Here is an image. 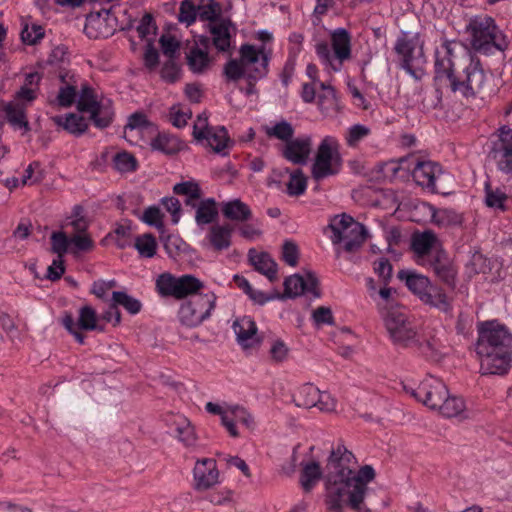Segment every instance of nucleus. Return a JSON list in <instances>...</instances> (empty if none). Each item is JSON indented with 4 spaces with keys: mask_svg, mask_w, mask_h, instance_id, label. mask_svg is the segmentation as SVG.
Returning <instances> with one entry per match:
<instances>
[{
    "mask_svg": "<svg viewBox=\"0 0 512 512\" xmlns=\"http://www.w3.org/2000/svg\"><path fill=\"white\" fill-rule=\"evenodd\" d=\"M354 465L355 456L351 450H331L326 483L329 509L338 510L347 502L355 512H371L363 502L369 491L368 484L375 479V470L364 465L355 473Z\"/></svg>",
    "mask_w": 512,
    "mask_h": 512,
    "instance_id": "f257e3e1",
    "label": "nucleus"
},
{
    "mask_svg": "<svg viewBox=\"0 0 512 512\" xmlns=\"http://www.w3.org/2000/svg\"><path fill=\"white\" fill-rule=\"evenodd\" d=\"M444 54L436 51L434 63V85L438 93L449 89L452 93H459L463 97H475L483 89L486 75L478 58L465 53L455 61L451 43L442 45Z\"/></svg>",
    "mask_w": 512,
    "mask_h": 512,
    "instance_id": "f03ea898",
    "label": "nucleus"
},
{
    "mask_svg": "<svg viewBox=\"0 0 512 512\" xmlns=\"http://www.w3.org/2000/svg\"><path fill=\"white\" fill-rule=\"evenodd\" d=\"M476 353L482 375L506 374L512 360V334L497 321L479 324Z\"/></svg>",
    "mask_w": 512,
    "mask_h": 512,
    "instance_id": "7ed1b4c3",
    "label": "nucleus"
},
{
    "mask_svg": "<svg viewBox=\"0 0 512 512\" xmlns=\"http://www.w3.org/2000/svg\"><path fill=\"white\" fill-rule=\"evenodd\" d=\"M382 316L393 343L402 348H418L427 357H435L436 350L429 340L420 341L417 326L400 308H384Z\"/></svg>",
    "mask_w": 512,
    "mask_h": 512,
    "instance_id": "20e7f679",
    "label": "nucleus"
},
{
    "mask_svg": "<svg viewBox=\"0 0 512 512\" xmlns=\"http://www.w3.org/2000/svg\"><path fill=\"white\" fill-rule=\"evenodd\" d=\"M267 66L268 57L262 51L256 50L253 45L244 44L240 48V60H229L223 73L229 81H237L244 76L256 81L267 74Z\"/></svg>",
    "mask_w": 512,
    "mask_h": 512,
    "instance_id": "39448f33",
    "label": "nucleus"
},
{
    "mask_svg": "<svg viewBox=\"0 0 512 512\" xmlns=\"http://www.w3.org/2000/svg\"><path fill=\"white\" fill-rule=\"evenodd\" d=\"M330 36L332 52L327 42L317 43L315 50L324 66L338 72L351 59V35L345 28H337Z\"/></svg>",
    "mask_w": 512,
    "mask_h": 512,
    "instance_id": "423d86ee",
    "label": "nucleus"
},
{
    "mask_svg": "<svg viewBox=\"0 0 512 512\" xmlns=\"http://www.w3.org/2000/svg\"><path fill=\"white\" fill-rule=\"evenodd\" d=\"M328 228L332 231L331 241L334 245L344 242V250L357 251L365 242L367 231L361 223L347 214L334 216Z\"/></svg>",
    "mask_w": 512,
    "mask_h": 512,
    "instance_id": "0eeeda50",
    "label": "nucleus"
},
{
    "mask_svg": "<svg viewBox=\"0 0 512 512\" xmlns=\"http://www.w3.org/2000/svg\"><path fill=\"white\" fill-rule=\"evenodd\" d=\"M394 51L397 54L400 67L414 78L422 73L426 58L423 51V42L418 36L410 37L403 33L396 41Z\"/></svg>",
    "mask_w": 512,
    "mask_h": 512,
    "instance_id": "6e6552de",
    "label": "nucleus"
},
{
    "mask_svg": "<svg viewBox=\"0 0 512 512\" xmlns=\"http://www.w3.org/2000/svg\"><path fill=\"white\" fill-rule=\"evenodd\" d=\"M338 149L339 144L334 137L326 136L321 141L311 167L313 179L320 181L338 173L340 168Z\"/></svg>",
    "mask_w": 512,
    "mask_h": 512,
    "instance_id": "1a4fd4ad",
    "label": "nucleus"
},
{
    "mask_svg": "<svg viewBox=\"0 0 512 512\" xmlns=\"http://www.w3.org/2000/svg\"><path fill=\"white\" fill-rule=\"evenodd\" d=\"M216 295L213 292L196 294L180 306L178 317L187 327L199 326L211 316L216 305Z\"/></svg>",
    "mask_w": 512,
    "mask_h": 512,
    "instance_id": "9d476101",
    "label": "nucleus"
},
{
    "mask_svg": "<svg viewBox=\"0 0 512 512\" xmlns=\"http://www.w3.org/2000/svg\"><path fill=\"white\" fill-rule=\"evenodd\" d=\"M489 157L498 171L512 175V128L504 125L493 134Z\"/></svg>",
    "mask_w": 512,
    "mask_h": 512,
    "instance_id": "9b49d317",
    "label": "nucleus"
},
{
    "mask_svg": "<svg viewBox=\"0 0 512 512\" xmlns=\"http://www.w3.org/2000/svg\"><path fill=\"white\" fill-rule=\"evenodd\" d=\"M293 402L297 407L317 408L321 412H333L336 409V399L311 383L302 384L297 388L293 394Z\"/></svg>",
    "mask_w": 512,
    "mask_h": 512,
    "instance_id": "f8f14e48",
    "label": "nucleus"
},
{
    "mask_svg": "<svg viewBox=\"0 0 512 512\" xmlns=\"http://www.w3.org/2000/svg\"><path fill=\"white\" fill-rule=\"evenodd\" d=\"M403 389L407 394L432 410L440 406L439 403L447 396L448 390L442 380L433 376L425 378L415 388L409 385H403Z\"/></svg>",
    "mask_w": 512,
    "mask_h": 512,
    "instance_id": "ddd939ff",
    "label": "nucleus"
},
{
    "mask_svg": "<svg viewBox=\"0 0 512 512\" xmlns=\"http://www.w3.org/2000/svg\"><path fill=\"white\" fill-rule=\"evenodd\" d=\"M118 21L111 9L93 11L86 17L84 33L90 39L108 38L116 32Z\"/></svg>",
    "mask_w": 512,
    "mask_h": 512,
    "instance_id": "4468645a",
    "label": "nucleus"
},
{
    "mask_svg": "<svg viewBox=\"0 0 512 512\" xmlns=\"http://www.w3.org/2000/svg\"><path fill=\"white\" fill-rule=\"evenodd\" d=\"M284 292H279V300L296 298L302 294H310L313 298H319V280L313 272H306L304 276L294 274L287 277L283 283Z\"/></svg>",
    "mask_w": 512,
    "mask_h": 512,
    "instance_id": "2eb2a0df",
    "label": "nucleus"
},
{
    "mask_svg": "<svg viewBox=\"0 0 512 512\" xmlns=\"http://www.w3.org/2000/svg\"><path fill=\"white\" fill-rule=\"evenodd\" d=\"M233 24L229 18H222L211 24H205L209 36L201 35L198 43L204 48L213 45L220 53H228L231 48L232 33L231 28Z\"/></svg>",
    "mask_w": 512,
    "mask_h": 512,
    "instance_id": "dca6fc26",
    "label": "nucleus"
},
{
    "mask_svg": "<svg viewBox=\"0 0 512 512\" xmlns=\"http://www.w3.org/2000/svg\"><path fill=\"white\" fill-rule=\"evenodd\" d=\"M467 30L471 33V45L473 48L480 52H487L493 45L497 49H501L495 43V33L497 26L491 17L484 19H475L470 22Z\"/></svg>",
    "mask_w": 512,
    "mask_h": 512,
    "instance_id": "f3484780",
    "label": "nucleus"
},
{
    "mask_svg": "<svg viewBox=\"0 0 512 512\" xmlns=\"http://www.w3.org/2000/svg\"><path fill=\"white\" fill-rule=\"evenodd\" d=\"M414 181L431 192H439L440 184L447 176L440 164L433 161H417L412 172Z\"/></svg>",
    "mask_w": 512,
    "mask_h": 512,
    "instance_id": "a211bd4d",
    "label": "nucleus"
},
{
    "mask_svg": "<svg viewBox=\"0 0 512 512\" xmlns=\"http://www.w3.org/2000/svg\"><path fill=\"white\" fill-rule=\"evenodd\" d=\"M62 324L78 343L83 344L85 336L80 330L92 331L98 329L96 311L90 306H83L79 310L77 322L74 321L71 314H66L62 319Z\"/></svg>",
    "mask_w": 512,
    "mask_h": 512,
    "instance_id": "6ab92c4d",
    "label": "nucleus"
},
{
    "mask_svg": "<svg viewBox=\"0 0 512 512\" xmlns=\"http://www.w3.org/2000/svg\"><path fill=\"white\" fill-rule=\"evenodd\" d=\"M194 489L206 491L221 482L220 473L216 461L212 458H204L195 463L193 469Z\"/></svg>",
    "mask_w": 512,
    "mask_h": 512,
    "instance_id": "aec40b11",
    "label": "nucleus"
},
{
    "mask_svg": "<svg viewBox=\"0 0 512 512\" xmlns=\"http://www.w3.org/2000/svg\"><path fill=\"white\" fill-rule=\"evenodd\" d=\"M312 151V138L309 135H303L292 138L284 144L282 156L289 162L296 165L307 164Z\"/></svg>",
    "mask_w": 512,
    "mask_h": 512,
    "instance_id": "412c9836",
    "label": "nucleus"
},
{
    "mask_svg": "<svg viewBox=\"0 0 512 512\" xmlns=\"http://www.w3.org/2000/svg\"><path fill=\"white\" fill-rule=\"evenodd\" d=\"M430 266L442 283L452 290L456 288L457 269L444 253L437 252L432 256Z\"/></svg>",
    "mask_w": 512,
    "mask_h": 512,
    "instance_id": "4be33fe9",
    "label": "nucleus"
},
{
    "mask_svg": "<svg viewBox=\"0 0 512 512\" xmlns=\"http://www.w3.org/2000/svg\"><path fill=\"white\" fill-rule=\"evenodd\" d=\"M484 203L495 212L504 213L512 207V197L502 188L493 186L490 181L484 183Z\"/></svg>",
    "mask_w": 512,
    "mask_h": 512,
    "instance_id": "5701e85b",
    "label": "nucleus"
},
{
    "mask_svg": "<svg viewBox=\"0 0 512 512\" xmlns=\"http://www.w3.org/2000/svg\"><path fill=\"white\" fill-rule=\"evenodd\" d=\"M238 343L244 348H252L260 343L257 326L250 317H243L233 324Z\"/></svg>",
    "mask_w": 512,
    "mask_h": 512,
    "instance_id": "b1692460",
    "label": "nucleus"
},
{
    "mask_svg": "<svg viewBox=\"0 0 512 512\" xmlns=\"http://www.w3.org/2000/svg\"><path fill=\"white\" fill-rule=\"evenodd\" d=\"M232 233L233 227L230 224H213L206 235V240L212 250L221 252L231 246Z\"/></svg>",
    "mask_w": 512,
    "mask_h": 512,
    "instance_id": "393cba45",
    "label": "nucleus"
},
{
    "mask_svg": "<svg viewBox=\"0 0 512 512\" xmlns=\"http://www.w3.org/2000/svg\"><path fill=\"white\" fill-rule=\"evenodd\" d=\"M248 258L255 270L265 275L271 282L277 280V263L268 253L250 249Z\"/></svg>",
    "mask_w": 512,
    "mask_h": 512,
    "instance_id": "a878e982",
    "label": "nucleus"
},
{
    "mask_svg": "<svg viewBox=\"0 0 512 512\" xmlns=\"http://www.w3.org/2000/svg\"><path fill=\"white\" fill-rule=\"evenodd\" d=\"M8 123L14 128L23 130V133L30 131V124L26 116V105L19 102H9L4 107Z\"/></svg>",
    "mask_w": 512,
    "mask_h": 512,
    "instance_id": "bb28decb",
    "label": "nucleus"
},
{
    "mask_svg": "<svg viewBox=\"0 0 512 512\" xmlns=\"http://www.w3.org/2000/svg\"><path fill=\"white\" fill-rule=\"evenodd\" d=\"M52 121L57 126L77 137L84 134L88 128L86 119L76 113H67L64 116L56 115L52 117Z\"/></svg>",
    "mask_w": 512,
    "mask_h": 512,
    "instance_id": "cd10ccee",
    "label": "nucleus"
},
{
    "mask_svg": "<svg viewBox=\"0 0 512 512\" xmlns=\"http://www.w3.org/2000/svg\"><path fill=\"white\" fill-rule=\"evenodd\" d=\"M420 300L431 307H434L442 312H449L452 308L448 296L442 288L430 283L427 290L420 296Z\"/></svg>",
    "mask_w": 512,
    "mask_h": 512,
    "instance_id": "c85d7f7f",
    "label": "nucleus"
},
{
    "mask_svg": "<svg viewBox=\"0 0 512 512\" xmlns=\"http://www.w3.org/2000/svg\"><path fill=\"white\" fill-rule=\"evenodd\" d=\"M435 410L445 417H458L460 420L468 419L470 417L469 412L465 409V403L462 398L456 396H447L439 403Z\"/></svg>",
    "mask_w": 512,
    "mask_h": 512,
    "instance_id": "c756f323",
    "label": "nucleus"
},
{
    "mask_svg": "<svg viewBox=\"0 0 512 512\" xmlns=\"http://www.w3.org/2000/svg\"><path fill=\"white\" fill-rule=\"evenodd\" d=\"M187 65L192 73L204 74L212 67L213 58L209 56L207 51L195 46L187 54Z\"/></svg>",
    "mask_w": 512,
    "mask_h": 512,
    "instance_id": "7c9ffc66",
    "label": "nucleus"
},
{
    "mask_svg": "<svg viewBox=\"0 0 512 512\" xmlns=\"http://www.w3.org/2000/svg\"><path fill=\"white\" fill-rule=\"evenodd\" d=\"M217 202L214 198H205L199 201L195 210V222L199 227L213 224L218 218Z\"/></svg>",
    "mask_w": 512,
    "mask_h": 512,
    "instance_id": "2f4dec72",
    "label": "nucleus"
},
{
    "mask_svg": "<svg viewBox=\"0 0 512 512\" xmlns=\"http://www.w3.org/2000/svg\"><path fill=\"white\" fill-rule=\"evenodd\" d=\"M397 277L404 281L407 288L418 298L427 290L431 281L428 277L412 270H400Z\"/></svg>",
    "mask_w": 512,
    "mask_h": 512,
    "instance_id": "473e14b6",
    "label": "nucleus"
},
{
    "mask_svg": "<svg viewBox=\"0 0 512 512\" xmlns=\"http://www.w3.org/2000/svg\"><path fill=\"white\" fill-rule=\"evenodd\" d=\"M222 214L225 218L237 222H245L252 217L251 209L240 199L223 203Z\"/></svg>",
    "mask_w": 512,
    "mask_h": 512,
    "instance_id": "72a5a7b5",
    "label": "nucleus"
},
{
    "mask_svg": "<svg viewBox=\"0 0 512 512\" xmlns=\"http://www.w3.org/2000/svg\"><path fill=\"white\" fill-rule=\"evenodd\" d=\"M321 92L318 94V107L325 115H330L338 110V99L335 89L327 83L319 82Z\"/></svg>",
    "mask_w": 512,
    "mask_h": 512,
    "instance_id": "f704fd0d",
    "label": "nucleus"
},
{
    "mask_svg": "<svg viewBox=\"0 0 512 512\" xmlns=\"http://www.w3.org/2000/svg\"><path fill=\"white\" fill-rule=\"evenodd\" d=\"M150 145L155 151L172 155L181 150L182 143L175 136L166 133H158L157 136L151 140Z\"/></svg>",
    "mask_w": 512,
    "mask_h": 512,
    "instance_id": "c9c22d12",
    "label": "nucleus"
},
{
    "mask_svg": "<svg viewBox=\"0 0 512 512\" xmlns=\"http://www.w3.org/2000/svg\"><path fill=\"white\" fill-rule=\"evenodd\" d=\"M205 136L203 140L207 142V145L211 147L214 152L222 153L223 155L226 154L224 150L228 147L230 139L225 127L212 128Z\"/></svg>",
    "mask_w": 512,
    "mask_h": 512,
    "instance_id": "e433bc0d",
    "label": "nucleus"
},
{
    "mask_svg": "<svg viewBox=\"0 0 512 512\" xmlns=\"http://www.w3.org/2000/svg\"><path fill=\"white\" fill-rule=\"evenodd\" d=\"M198 18L206 24L216 22L222 18V7L215 0H200L197 4Z\"/></svg>",
    "mask_w": 512,
    "mask_h": 512,
    "instance_id": "4c0bfd02",
    "label": "nucleus"
},
{
    "mask_svg": "<svg viewBox=\"0 0 512 512\" xmlns=\"http://www.w3.org/2000/svg\"><path fill=\"white\" fill-rule=\"evenodd\" d=\"M322 471L319 463L315 461L308 462L303 465L301 472L300 483L302 488L309 492L313 489L316 483L321 479Z\"/></svg>",
    "mask_w": 512,
    "mask_h": 512,
    "instance_id": "58836bf2",
    "label": "nucleus"
},
{
    "mask_svg": "<svg viewBox=\"0 0 512 512\" xmlns=\"http://www.w3.org/2000/svg\"><path fill=\"white\" fill-rule=\"evenodd\" d=\"M203 287V282L195 276L190 274L182 275L178 277L177 299H183L189 295L193 296L199 294L198 291H200Z\"/></svg>",
    "mask_w": 512,
    "mask_h": 512,
    "instance_id": "ea45409f",
    "label": "nucleus"
},
{
    "mask_svg": "<svg viewBox=\"0 0 512 512\" xmlns=\"http://www.w3.org/2000/svg\"><path fill=\"white\" fill-rule=\"evenodd\" d=\"M156 289L162 297H174L178 295V277L170 273H163L156 280Z\"/></svg>",
    "mask_w": 512,
    "mask_h": 512,
    "instance_id": "a19ab883",
    "label": "nucleus"
},
{
    "mask_svg": "<svg viewBox=\"0 0 512 512\" xmlns=\"http://www.w3.org/2000/svg\"><path fill=\"white\" fill-rule=\"evenodd\" d=\"M139 130L140 132L156 131V126L150 122L147 116L141 112H135L128 118V123L124 127V133L127 135L128 132Z\"/></svg>",
    "mask_w": 512,
    "mask_h": 512,
    "instance_id": "79ce46f5",
    "label": "nucleus"
},
{
    "mask_svg": "<svg viewBox=\"0 0 512 512\" xmlns=\"http://www.w3.org/2000/svg\"><path fill=\"white\" fill-rule=\"evenodd\" d=\"M294 132L292 124L286 120H281L273 126L265 128V133L268 137L281 140L284 144L293 138Z\"/></svg>",
    "mask_w": 512,
    "mask_h": 512,
    "instance_id": "37998d69",
    "label": "nucleus"
},
{
    "mask_svg": "<svg viewBox=\"0 0 512 512\" xmlns=\"http://www.w3.org/2000/svg\"><path fill=\"white\" fill-rule=\"evenodd\" d=\"M435 242V234L427 230L413 237L412 248L417 254L425 255L431 250Z\"/></svg>",
    "mask_w": 512,
    "mask_h": 512,
    "instance_id": "c03bdc74",
    "label": "nucleus"
},
{
    "mask_svg": "<svg viewBox=\"0 0 512 512\" xmlns=\"http://www.w3.org/2000/svg\"><path fill=\"white\" fill-rule=\"evenodd\" d=\"M98 104L99 102L96 100L94 90L88 85L82 86L77 100L78 111L91 113L97 108Z\"/></svg>",
    "mask_w": 512,
    "mask_h": 512,
    "instance_id": "a18cd8bd",
    "label": "nucleus"
},
{
    "mask_svg": "<svg viewBox=\"0 0 512 512\" xmlns=\"http://www.w3.org/2000/svg\"><path fill=\"white\" fill-rule=\"evenodd\" d=\"M67 75H61L60 79L65 85L61 86L57 95V102L61 107H70L75 102L77 97V89L66 80Z\"/></svg>",
    "mask_w": 512,
    "mask_h": 512,
    "instance_id": "49530a36",
    "label": "nucleus"
},
{
    "mask_svg": "<svg viewBox=\"0 0 512 512\" xmlns=\"http://www.w3.org/2000/svg\"><path fill=\"white\" fill-rule=\"evenodd\" d=\"M112 301L117 307L118 305L123 306L131 314H137L142 306L139 300L123 291H114Z\"/></svg>",
    "mask_w": 512,
    "mask_h": 512,
    "instance_id": "de8ad7c7",
    "label": "nucleus"
},
{
    "mask_svg": "<svg viewBox=\"0 0 512 512\" xmlns=\"http://www.w3.org/2000/svg\"><path fill=\"white\" fill-rule=\"evenodd\" d=\"M371 130L368 126L363 124H355L347 129L345 134L346 144L351 148H356L359 143L368 137Z\"/></svg>",
    "mask_w": 512,
    "mask_h": 512,
    "instance_id": "09e8293b",
    "label": "nucleus"
},
{
    "mask_svg": "<svg viewBox=\"0 0 512 512\" xmlns=\"http://www.w3.org/2000/svg\"><path fill=\"white\" fill-rule=\"evenodd\" d=\"M307 178L304 176L301 169L295 170L290 174V179L287 183V193L290 196H300L306 191Z\"/></svg>",
    "mask_w": 512,
    "mask_h": 512,
    "instance_id": "8fccbe9b",
    "label": "nucleus"
},
{
    "mask_svg": "<svg viewBox=\"0 0 512 512\" xmlns=\"http://www.w3.org/2000/svg\"><path fill=\"white\" fill-rule=\"evenodd\" d=\"M197 17V5L193 0H183L179 7L178 21L188 27L196 21Z\"/></svg>",
    "mask_w": 512,
    "mask_h": 512,
    "instance_id": "3c124183",
    "label": "nucleus"
},
{
    "mask_svg": "<svg viewBox=\"0 0 512 512\" xmlns=\"http://www.w3.org/2000/svg\"><path fill=\"white\" fill-rule=\"evenodd\" d=\"M113 166L121 173L133 172L137 168V160L132 154L124 151L113 157Z\"/></svg>",
    "mask_w": 512,
    "mask_h": 512,
    "instance_id": "603ef678",
    "label": "nucleus"
},
{
    "mask_svg": "<svg viewBox=\"0 0 512 512\" xmlns=\"http://www.w3.org/2000/svg\"><path fill=\"white\" fill-rule=\"evenodd\" d=\"M135 248L139 254L146 258H151L156 253L157 243L152 234H144L139 236L135 241Z\"/></svg>",
    "mask_w": 512,
    "mask_h": 512,
    "instance_id": "864d4df0",
    "label": "nucleus"
},
{
    "mask_svg": "<svg viewBox=\"0 0 512 512\" xmlns=\"http://www.w3.org/2000/svg\"><path fill=\"white\" fill-rule=\"evenodd\" d=\"M91 119L94 125L98 128L108 127L113 119V112L109 106H105L102 103L97 105L91 113Z\"/></svg>",
    "mask_w": 512,
    "mask_h": 512,
    "instance_id": "5fc2aeb1",
    "label": "nucleus"
},
{
    "mask_svg": "<svg viewBox=\"0 0 512 512\" xmlns=\"http://www.w3.org/2000/svg\"><path fill=\"white\" fill-rule=\"evenodd\" d=\"M157 31V26L154 21L153 16L150 13H146L142 19L140 20L139 25L137 26V32L141 39L154 40V36Z\"/></svg>",
    "mask_w": 512,
    "mask_h": 512,
    "instance_id": "6e6d98bb",
    "label": "nucleus"
},
{
    "mask_svg": "<svg viewBox=\"0 0 512 512\" xmlns=\"http://www.w3.org/2000/svg\"><path fill=\"white\" fill-rule=\"evenodd\" d=\"M44 28L38 24H25L21 30V39L25 44L35 45L44 37Z\"/></svg>",
    "mask_w": 512,
    "mask_h": 512,
    "instance_id": "4d7b16f0",
    "label": "nucleus"
},
{
    "mask_svg": "<svg viewBox=\"0 0 512 512\" xmlns=\"http://www.w3.org/2000/svg\"><path fill=\"white\" fill-rule=\"evenodd\" d=\"M51 251L58 255L59 259H62L63 255L68 252L70 246V238L62 231L53 232L51 234Z\"/></svg>",
    "mask_w": 512,
    "mask_h": 512,
    "instance_id": "13d9d810",
    "label": "nucleus"
},
{
    "mask_svg": "<svg viewBox=\"0 0 512 512\" xmlns=\"http://www.w3.org/2000/svg\"><path fill=\"white\" fill-rule=\"evenodd\" d=\"M71 252L76 254L78 252H88L93 250L94 241L87 234H74L70 237Z\"/></svg>",
    "mask_w": 512,
    "mask_h": 512,
    "instance_id": "bf43d9fd",
    "label": "nucleus"
},
{
    "mask_svg": "<svg viewBox=\"0 0 512 512\" xmlns=\"http://www.w3.org/2000/svg\"><path fill=\"white\" fill-rule=\"evenodd\" d=\"M173 192L177 195H184L191 198H201L202 190L197 182L185 181L177 183L173 187Z\"/></svg>",
    "mask_w": 512,
    "mask_h": 512,
    "instance_id": "052dcab7",
    "label": "nucleus"
},
{
    "mask_svg": "<svg viewBox=\"0 0 512 512\" xmlns=\"http://www.w3.org/2000/svg\"><path fill=\"white\" fill-rule=\"evenodd\" d=\"M269 354L273 362L282 363L289 357V348L282 340L277 339L272 342Z\"/></svg>",
    "mask_w": 512,
    "mask_h": 512,
    "instance_id": "680f3d73",
    "label": "nucleus"
},
{
    "mask_svg": "<svg viewBox=\"0 0 512 512\" xmlns=\"http://www.w3.org/2000/svg\"><path fill=\"white\" fill-rule=\"evenodd\" d=\"M161 76L170 83L176 82L180 77V67L175 59H168L161 69Z\"/></svg>",
    "mask_w": 512,
    "mask_h": 512,
    "instance_id": "e2e57ef3",
    "label": "nucleus"
},
{
    "mask_svg": "<svg viewBox=\"0 0 512 512\" xmlns=\"http://www.w3.org/2000/svg\"><path fill=\"white\" fill-rule=\"evenodd\" d=\"M159 42L163 54L168 57V59H175L180 47L179 42L174 37L166 35H162Z\"/></svg>",
    "mask_w": 512,
    "mask_h": 512,
    "instance_id": "0e129e2a",
    "label": "nucleus"
},
{
    "mask_svg": "<svg viewBox=\"0 0 512 512\" xmlns=\"http://www.w3.org/2000/svg\"><path fill=\"white\" fill-rule=\"evenodd\" d=\"M466 266L473 274L486 273L488 261L481 253L474 252Z\"/></svg>",
    "mask_w": 512,
    "mask_h": 512,
    "instance_id": "69168bd1",
    "label": "nucleus"
},
{
    "mask_svg": "<svg viewBox=\"0 0 512 512\" xmlns=\"http://www.w3.org/2000/svg\"><path fill=\"white\" fill-rule=\"evenodd\" d=\"M192 117L191 111H182L179 106L174 105L170 109V120L171 123L177 128H183L186 126L188 119Z\"/></svg>",
    "mask_w": 512,
    "mask_h": 512,
    "instance_id": "338daca9",
    "label": "nucleus"
},
{
    "mask_svg": "<svg viewBox=\"0 0 512 512\" xmlns=\"http://www.w3.org/2000/svg\"><path fill=\"white\" fill-rule=\"evenodd\" d=\"M298 247L294 242L286 241L283 244L282 249V259L285 263H287L290 266H296L298 263Z\"/></svg>",
    "mask_w": 512,
    "mask_h": 512,
    "instance_id": "774afa93",
    "label": "nucleus"
}]
</instances>
